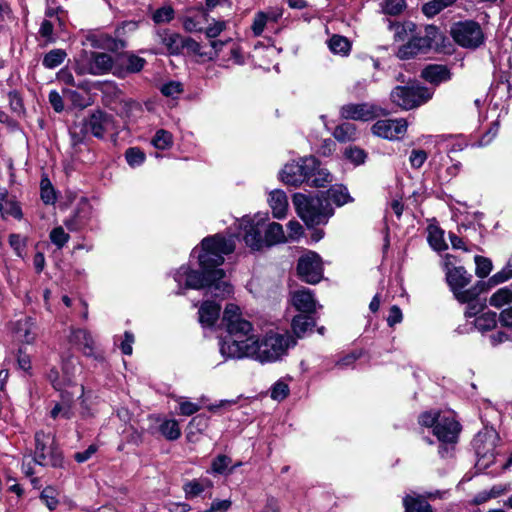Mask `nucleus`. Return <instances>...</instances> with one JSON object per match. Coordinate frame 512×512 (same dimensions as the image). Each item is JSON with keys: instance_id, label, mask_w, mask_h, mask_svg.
I'll list each match as a JSON object with an SVG mask.
<instances>
[{"instance_id": "5", "label": "nucleus", "mask_w": 512, "mask_h": 512, "mask_svg": "<svg viewBox=\"0 0 512 512\" xmlns=\"http://www.w3.org/2000/svg\"><path fill=\"white\" fill-rule=\"evenodd\" d=\"M433 92L416 80L406 85H397L390 92V101L402 110L408 111L426 104L432 99Z\"/></svg>"}, {"instance_id": "19", "label": "nucleus", "mask_w": 512, "mask_h": 512, "mask_svg": "<svg viewBox=\"0 0 512 512\" xmlns=\"http://www.w3.org/2000/svg\"><path fill=\"white\" fill-rule=\"evenodd\" d=\"M421 78L434 86H438L451 80L452 72L447 65L428 64L422 69Z\"/></svg>"}, {"instance_id": "9", "label": "nucleus", "mask_w": 512, "mask_h": 512, "mask_svg": "<svg viewBox=\"0 0 512 512\" xmlns=\"http://www.w3.org/2000/svg\"><path fill=\"white\" fill-rule=\"evenodd\" d=\"M449 33L457 45L466 49H477L485 41L480 24L472 19L452 23Z\"/></svg>"}, {"instance_id": "32", "label": "nucleus", "mask_w": 512, "mask_h": 512, "mask_svg": "<svg viewBox=\"0 0 512 512\" xmlns=\"http://www.w3.org/2000/svg\"><path fill=\"white\" fill-rule=\"evenodd\" d=\"M427 241L435 251L441 252L448 248V245L444 240V231L439 226H428Z\"/></svg>"}, {"instance_id": "42", "label": "nucleus", "mask_w": 512, "mask_h": 512, "mask_svg": "<svg viewBox=\"0 0 512 512\" xmlns=\"http://www.w3.org/2000/svg\"><path fill=\"white\" fill-rule=\"evenodd\" d=\"M159 432L169 441H175L181 436L179 423L175 419H166L159 425Z\"/></svg>"}, {"instance_id": "25", "label": "nucleus", "mask_w": 512, "mask_h": 512, "mask_svg": "<svg viewBox=\"0 0 512 512\" xmlns=\"http://www.w3.org/2000/svg\"><path fill=\"white\" fill-rule=\"evenodd\" d=\"M185 37L176 32L164 30L161 36V43L166 46L169 55H179L183 52Z\"/></svg>"}, {"instance_id": "46", "label": "nucleus", "mask_w": 512, "mask_h": 512, "mask_svg": "<svg viewBox=\"0 0 512 512\" xmlns=\"http://www.w3.org/2000/svg\"><path fill=\"white\" fill-rule=\"evenodd\" d=\"M512 303V289L508 286L498 289L489 298V304L495 308H501Z\"/></svg>"}, {"instance_id": "3", "label": "nucleus", "mask_w": 512, "mask_h": 512, "mask_svg": "<svg viewBox=\"0 0 512 512\" xmlns=\"http://www.w3.org/2000/svg\"><path fill=\"white\" fill-rule=\"evenodd\" d=\"M292 202L298 217L307 228L326 225L335 213L327 197L322 195L297 192L292 195Z\"/></svg>"}, {"instance_id": "6", "label": "nucleus", "mask_w": 512, "mask_h": 512, "mask_svg": "<svg viewBox=\"0 0 512 512\" xmlns=\"http://www.w3.org/2000/svg\"><path fill=\"white\" fill-rule=\"evenodd\" d=\"M431 432L438 441L439 457L442 459L454 457L462 432L461 423L454 416L444 415Z\"/></svg>"}, {"instance_id": "45", "label": "nucleus", "mask_w": 512, "mask_h": 512, "mask_svg": "<svg viewBox=\"0 0 512 512\" xmlns=\"http://www.w3.org/2000/svg\"><path fill=\"white\" fill-rule=\"evenodd\" d=\"M125 160L131 168H137L146 161L145 152L138 146L129 147L124 153Z\"/></svg>"}, {"instance_id": "27", "label": "nucleus", "mask_w": 512, "mask_h": 512, "mask_svg": "<svg viewBox=\"0 0 512 512\" xmlns=\"http://www.w3.org/2000/svg\"><path fill=\"white\" fill-rule=\"evenodd\" d=\"M264 241V247H272L280 243H285L286 237L282 225L278 222L268 224L264 233Z\"/></svg>"}, {"instance_id": "1", "label": "nucleus", "mask_w": 512, "mask_h": 512, "mask_svg": "<svg viewBox=\"0 0 512 512\" xmlns=\"http://www.w3.org/2000/svg\"><path fill=\"white\" fill-rule=\"evenodd\" d=\"M234 250L235 243L221 233L208 235L190 253L191 259L196 258L197 267L182 264L174 274L178 295H184L182 290H198L208 297L198 309V320L204 328L214 327L220 317L221 305L217 300L223 301L234 294V286L222 268L225 256Z\"/></svg>"}, {"instance_id": "18", "label": "nucleus", "mask_w": 512, "mask_h": 512, "mask_svg": "<svg viewBox=\"0 0 512 512\" xmlns=\"http://www.w3.org/2000/svg\"><path fill=\"white\" fill-rule=\"evenodd\" d=\"M70 344L78 346L86 357H92L97 362L103 363L105 357L103 353L94 352V340L89 331L82 328L72 329L68 337Z\"/></svg>"}, {"instance_id": "24", "label": "nucleus", "mask_w": 512, "mask_h": 512, "mask_svg": "<svg viewBox=\"0 0 512 512\" xmlns=\"http://www.w3.org/2000/svg\"><path fill=\"white\" fill-rule=\"evenodd\" d=\"M126 27H129L130 29H136L137 23L136 22H127L124 21L120 26H117L115 29V36L116 38L109 37L107 44V48L109 51L114 52L115 55L119 53L118 51L121 49H124L127 47V42L124 39H121L122 36L126 33Z\"/></svg>"}, {"instance_id": "21", "label": "nucleus", "mask_w": 512, "mask_h": 512, "mask_svg": "<svg viewBox=\"0 0 512 512\" xmlns=\"http://www.w3.org/2000/svg\"><path fill=\"white\" fill-rule=\"evenodd\" d=\"M316 194L327 197V200H331L337 207L354 201V198L350 195L348 188L344 184L332 185L329 189L318 191Z\"/></svg>"}, {"instance_id": "4", "label": "nucleus", "mask_w": 512, "mask_h": 512, "mask_svg": "<svg viewBox=\"0 0 512 512\" xmlns=\"http://www.w3.org/2000/svg\"><path fill=\"white\" fill-rule=\"evenodd\" d=\"M227 336L220 339V352L222 355L232 358L247 356L249 345L246 343L248 334L253 330L251 322L239 318L226 324Z\"/></svg>"}, {"instance_id": "23", "label": "nucleus", "mask_w": 512, "mask_h": 512, "mask_svg": "<svg viewBox=\"0 0 512 512\" xmlns=\"http://www.w3.org/2000/svg\"><path fill=\"white\" fill-rule=\"evenodd\" d=\"M269 204L274 218L283 219L287 215L288 199L284 191L276 189L270 193Z\"/></svg>"}, {"instance_id": "56", "label": "nucleus", "mask_w": 512, "mask_h": 512, "mask_svg": "<svg viewBox=\"0 0 512 512\" xmlns=\"http://www.w3.org/2000/svg\"><path fill=\"white\" fill-rule=\"evenodd\" d=\"M267 21H268L267 13H265L263 11H259L255 14L253 23L251 25V30L255 37H259L262 35V33L266 27Z\"/></svg>"}, {"instance_id": "14", "label": "nucleus", "mask_w": 512, "mask_h": 512, "mask_svg": "<svg viewBox=\"0 0 512 512\" xmlns=\"http://www.w3.org/2000/svg\"><path fill=\"white\" fill-rule=\"evenodd\" d=\"M147 61L132 51H122L116 54L115 71L113 75L119 79H125L131 74L140 73Z\"/></svg>"}, {"instance_id": "50", "label": "nucleus", "mask_w": 512, "mask_h": 512, "mask_svg": "<svg viewBox=\"0 0 512 512\" xmlns=\"http://www.w3.org/2000/svg\"><path fill=\"white\" fill-rule=\"evenodd\" d=\"M175 11L171 5L162 6L155 10L152 20L155 24L169 23L174 19Z\"/></svg>"}, {"instance_id": "63", "label": "nucleus", "mask_w": 512, "mask_h": 512, "mask_svg": "<svg viewBox=\"0 0 512 512\" xmlns=\"http://www.w3.org/2000/svg\"><path fill=\"white\" fill-rule=\"evenodd\" d=\"M443 10H444V8L439 3V0H430L426 3H424L421 7L422 13L427 18H433L434 16L438 15Z\"/></svg>"}, {"instance_id": "44", "label": "nucleus", "mask_w": 512, "mask_h": 512, "mask_svg": "<svg viewBox=\"0 0 512 512\" xmlns=\"http://www.w3.org/2000/svg\"><path fill=\"white\" fill-rule=\"evenodd\" d=\"M151 144L158 150H167L173 146V135L165 129H159L152 137Z\"/></svg>"}, {"instance_id": "16", "label": "nucleus", "mask_w": 512, "mask_h": 512, "mask_svg": "<svg viewBox=\"0 0 512 512\" xmlns=\"http://www.w3.org/2000/svg\"><path fill=\"white\" fill-rule=\"evenodd\" d=\"M238 229L242 231V239L252 252L263 250L265 241L262 229L253 223L250 215H244L238 220Z\"/></svg>"}, {"instance_id": "20", "label": "nucleus", "mask_w": 512, "mask_h": 512, "mask_svg": "<svg viewBox=\"0 0 512 512\" xmlns=\"http://www.w3.org/2000/svg\"><path fill=\"white\" fill-rule=\"evenodd\" d=\"M35 452L34 462L40 466H46L47 454L52 446V441H56L55 437L43 430L37 431L34 435Z\"/></svg>"}, {"instance_id": "38", "label": "nucleus", "mask_w": 512, "mask_h": 512, "mask_svg": "<svg viewBox=\"0 0 512 512\" xmlns=\"http://www.w3.org/2000/svg\"><path fill=\"white\" fill-rule=\"evenodd\" d=\"M329 49L334 54H341L347 56L351 51V42L347 37L334 34L328 42Z\"/></svg>"}, {"instance_id": "22", "label": "nucleus", "mask_w": 512, "mask_h": 512, "mask_svg": "<svg viewBox=\"0 0 512 512\" xmlns=\"http://www.w3.org/2000/svg\"><path fill=\"white\" fill-rule=\"evenodd\" d=\"M293 306L302 314H315L316 301L310 290H299L292 297Z\"/></svg>"}, {"instance_id": "60", "label": "nucleus", "mask_w": 512, "mask_h": 512, "mask_svg": "<svg viewBox=\"0 0 512 512\" xmlns=\"http://www.w3.org/2000/svg\"><path fill=\"white\" fill-rule=\"evenodd\" d=\"M183 491L185 493V498L188 500L198 497L203 492L202 486L197 479L187 481L183 485Z\"/></svg>"}, {"instance_id": "29", "label": "nucleus", "mask_w": 512, "mask_h": 512, "mask_svg": "<svg viewBox=\"0 0 512 512\" xmlns=\"http://www.w3.org/2000/svg\"><path fill=\"white\" fill-rule=\"evenodd\" d=\"M232 463V458L225 455L219 454L215 458H213L210 466V470L213 474L229 476L233 474L235 471V466H230Z\"/></svg>"}, {"instance_id": "36", "label": "nucleus", "mask_w": 512, "mask_h": 512, "mask_svg": "<svg viewBox=\"0 0 512 512\" xmlns=\"http://www.w3.org/2000/svg\"><path fill=\"white\" fill-rule=\"evenodd\" d=\"M492 288L493 287H492L489 279L487 281L479 280L474 285H472L470 288L465 289V292L462 295L463 298H462L461 303L470 302L472 300H477V299H479V296L481 294L488 292Z\"/></svg>"}, {"instance_id": "52", "label": "nucleus", "mask_w": 512, "mask_h": 512, "mask_svg": "<svg viewBox=\"0 0 512 512\" xmlns=\"http://www.w3.org/2000/svg\"><path fill=\"white\" fill-rule=\"evenodd\" d=\"M406 0H384L383 13L390 16H398L406 8Z\"/></svg>"}, {"instance_id": "51", "label": "nucleus", "mask_w": 512, "mask_h": 512, "mask_svg": "<svg viewBox=\"0 0 512 512\" xmlns=\"http://www.w3.org/2000/svg\"><path fill=\"white\" fill-rule=\"evenodd\" d=\"M40 499L50 511H54L59 505L56 490L52 486H47L41 491Z\"/></svg>"}, {"instance_id": "11", "label": "nucleus", "mask_w": 512, "mask_h": 512, "mask_svg": "<svg viewBox=\"0 0 512 512\" xmlns=\"http://www.w3.org/2000/svg\"><path fill=\"white\" fill-rule=\"evenodd\" d=\"M298 278L307 284H318L323 278V262L321 256L309 250L299 257L296 265Z\"/></svg>"}, {"instance_id": "26", "label": "nucleus", "mask_w": 512, "mask_h": 512, "mask_svg": "<svg viewBox=\"0 0 512 512\" xmlns=\"http://www.w3.org/2000/svg\"><path fill=\"white\" fill-rule=\"evenodd\" d=\"M404 512H434L433 507L422 495H406L403 498Z\"/></svg>"}, {"instance_id": "62", "label": "nucleus", "mask_w": 512, "mask_h": 512, "mask_svg": "<svg viewBox=\"0 0 512 512\" xmlns=\"http://www.w3.org/2000/svg\"><path fill=\"white\" fill-rule=\"evenodd\" d=\"M428 158V153L423 149H413L411 151L409 161L411 167L414 169H419L423 166L425 161Z\"/></svg>"}, {"instance_id": "15", "label": "nucleus", "mask_w": 512, "mask_h": 512, "mask_svg": "<svg viewBox=\"0 0 512 512\" xmlns=\"http://www.w3.org/2000/svg\"><path fill=\"white\" fill-rule=\"evenodd\" d=\"M287 347V340L283 335L267 336L257 345V357L262 363L273 362L286 352Z\"/></svg>"}, {"instance_id": "13", "label": "nucleus", "mask_w": 512, "mask_h": 512, "mask_svg": "<svg viewBox=\"0 0 512 512\" xmlns=\"http://www.w3.org/2000/svg\"><path fill=\"white\" fill-rule=\"evenodd\" d=\"M472 274L469 273L464 266L455 265V263H448L447 270H445V281L452 292L454 298L461 303L462 295L465 288L472 281Z\"/></svg>"}, {"instance_id": "58", "label": "nucleus", "mask_w": 512, "mask_h": 512, "mask_svg": "<svg viewBox=\"0 0 512 512\" xmlns=\"http://www.w3.org/2000/svg\"><path fill=\"white\" fill-rule=\"evenodd\" d=\"M463 304H467L466 310L464 312L466 318H476L478 314H482L483 311L487 308L486 300L480 302V300L477 299L470 302H464Z\"/></svg>"}, {"instance_id": "59", "label": "nucleus", "mask_w": 512, "mask_h": 512, "mask_svg": "<svg viewBox=\"0 0 512 512\" xmlns=\"http://www.w3.org/2000/svg\"><path fill=\"white\" fill-rule=\"evenodd\" d=\"M62 93L64 97H66L74 107L84 109L88 105L85 97L76 90L64 88L62 90Z\"/></svg>"}, {"instance_id": "43", "label": "nucleus", "mask_w": 512, "mask_h": 512, "mask_svg": "<svg viewBox=\"0 0 512 512\" xmlns=\"http://www.w3.org/2000/svg\"><path fill=\"white\" fill-rule=\"evenodd\" d=\"M40 197L47 205L54 204L57 199L56 191L46 174L42 175L40 180Z\"/></svg>"}, {"instance_id": "39", "label": "nucleus", "mask_w": 512, "mask_h": 512, "mask_svg": "<svg viewBox=\"0 0 512 512\" xmlns=\"http://www.w3.org/2000/svg\"><path fill=\"white\" fill-rule=\"evenodd\" d=\"M498 321L496 312L489 310L475 318V326L478 330L487 332L496 328Z\"/></svg>"}, {"instance_id": "12", "label": "nucleus", "mask_w": 512, "mask_h": 512, "mask_svg": "<svg viewBox=\"0 0 512 512\" xmlns=\"http://www.w3.org/2000/svg\"><path fill=\"white\" fill-rule=\"evenodd\" d=\"M387 114L386 109L368 102L349 103L343 105L340 109V116L343 119L363 122L371 121Z\"/></svg>"}, {"instance_id": "31", "label": "nucleus", "mask_w": 512, "mask_h": 512, "mask_svg": "<svg viewBox=\"0 0 512 512\" xmlns=\"http://www.w3.org/2000/svg\"><path fill=\"white\" fill-rule=\"evenodd\" d=\"M46 466L49 465L55 469H66L68 463L65 461L63 450L57 441H52V446L47 454Z\"/></svg>"}, {"instance_id": "8", "label": "nucleus", "mask_w": 512, "mask_h": 512, "mask_svg": "<svg viewBox=\"0 0 512 512\" xmlns=\"http://www.w3.org/2000/svg\"><path fill=\"white\" fill-rule=\"evenodd\" d=\"M84 129L98 140H104L105 135L111 134V141L116 142L118 131L116 127V119L114 115L106 112L101 108L89 110L87 116L82 119Z\"/></svg>"}, {"instance_id": "34", "label": "nucleus", "mask_w": 512, "mask_h": 512, "mask_svg": "<svg viewBox=\"0 0 512 512\" xmlns=\"http://www.w3.org/2000/svg\"><path fill=\"white\" fill-rule=\"evenodd\" d=\"M332 181V174L326 168H321V162L319 161L317 168L308 179V185L315 188H322Z\"/></svg>"}, {"instance_id": "17", "label": "nucleus", "mask_w": 512, "mask_h": 512, "mask_svg": "<svg viewBox=\"0 0 512 512\" xmlns=\"http://www.w3.org/2000/svg\"><path fill=\"white\" fill-rule=\"evenodd\" d=\"M92 206L86 198H83L63 223L71 232H79L85 229L91 220Z\"/></svg>"}, {"instance_id": "49", "label": "nucleus", "mask_w": 512, "mask_h": 512, "mask_svg": "<svg viewBox=\"0 0 512 512\" xmlns=\"http://www.w3.org/2000/svg\"><path fill=\"white\" fill-rule=\"evenodd\" d=\"M474 261H475V265H476V268H475L476 276L481 279L486 278L491 273V271L493 269V264H492L491 259L481 256V255H476L474 257Z\"/></svg>"}, {"instance_id": "55", "label": "nucleus", "mask_w": 512, "mask_h": 512, "mask_svg": "<svg viewBox=\"0 0 512 512\" xmlns=\"http://www.w3.org/2000/svg\"><path fill=\"white\" fill-rule=\"evenodd\" d=\"M183 91H184V89H183L182 83H180L179 81H174V80L164 83L160 88V92L162 93V95H164L165 97H171V98L177 97Z\"/></svg>"}, {"instance_id": "2", "label": "nucleus", "mask_w": 512, "mask_h": 512, "mask_svg": "<svg viewBox=\"0 0 512 512\" xmlns=\"http://www.w3.org/2000/svg\"><path fill=\"white\" fill-rule=\"evenodd\" d=\"M455 47L450 38L440 27L434 24L424 26V34L413 35L400 45L396 56L400 60H410L428 54L452 55Z\"/></svg>"}, {"instance_id": "33", "label": "nucleus", "mask_w": 512, "mask_h": 512, "mask_svg": "<svg viewBox=\"0 0 512 512\" xmlns=\"http://www.w3.org/2000/svg\"><path fill=\"white\" fill-rule=\"evenodd\" d=\"M443 416L444 414L440 409H430L421 412L417 417V422L421 427L434 431V427L438 425Z\"/></svg>"}, {"instance_id": "7", "label": "nucleus", "mask_w": 512, "mask_h": 512, "mask_svg": "<svg viewBox=\"0 0 512 512\" xmlns=\"http://www.w3.org/2000/svg\"><path fill=\"white\" fill-rule=\"evenodd\" d=\"M116 55L105 52L82 50L75 59L73 69L77 75H105L115 71Z\"/></svg>"}, {"instance_id": "47", "label": "nucleus", "mask_w": 512, "mask_h": 512, "mask_svg": "<svg viewBox=\"0 0 512 512\" xmlns=\"http://www.w3.org/2000/svg\"><path fill=\"white\" fill-rule=\"evenodd\" d=\"M392 119L378 120L372 127V133L383 139L392 140Z\"/></svg>"}, {"instance_id": "41", "label": "nucleus", "mask_w": 512, "mask_h": 512, "mask_svg": "<svg viewBox=\"0 0 512 512\" xmlns=\"http://www.w3.org/2000/svg\"><path fill=\"white\" fill-rule=\"evenodd\" d=\"M66 57L67 53L64 49L55 48L44 55L42 59V65L46 69H54L60 66Z\"/></svg>"}, {"instance_id": "35", "label": "nucleus", "mask_w": 512, "mask_h": 512, "mask_svg": "<svg viewBox=\"0 0 512 512\" xmlns=\"http://www.w3.org/2000/svg\"><path fill=\"white\" fill-rule=\"evenodd\" d=\"M333 137L340 143L354 141L356 139V126L350 122H343L335 127Z\"/></svg>"}, {"instance_id": "10", "label": "nucleus", "mask_w": 512, "mask_h": 512, "mask_svg": "<svg viewBox=\"0 0 512 512\" xmlns=\"http://www.w3.org/2000/svg\"><path fill=\"white\" fill-rule=\"evenodd\" d=\"M319 159L315 156L302 157L299 161L285 164L279 172L280 180L289 186L299 187L302 183L308 185V179L317 168Z\"/></svg>"}, {"instance_id": "61", "label": "nucleus", "mask_w": 512, "mask_h": 512, "mask_svg": "<svg viewBox=\"0 0 512 512\" xmlns=\"http://www.w3.org/2000/svg\"><path fill=\"white\" fill-rule=\"evenodd\" d=\"M9 106L13 112L21 113L25 111L23 98L17 90H12L8 93Z\"/></svg>"}, {"instance_id": "40", "label": "nucleus", "mask_w": 512, "mask_h": 512, "mask_svg": "<svg viewBox=\"0 0 512 512\" xmlns=\"http://www.w3.org/2000/svg\"><path fill=\"white\" fill-rule=\"evenodd\" d=\"M67 392H61V398L63 403H55L54 407L50 410L49 416L56 420L58 417H62L63 419L69 420L73 416L72 407L70 403V399L65 401V395Z\"/></svg>"}, {"instance_id": "64", "label": "nucleus", "mask_w": 512, "mask_h": 512, "mask_svg": "<svg viewBox=\"0 0 512 512\" xmlns=\"http://www.w3.org/2000/svg\"><path fill=\"white\" fill-rule=\"evenodd\" d=\"M512 279V270L506 266L499 272L495 273L489 278V281L492 285V287H495L501 283H504L508 280Z\"/></svg>"}, {"instance_id": "57", "label": "nucleus", "mask_w": 512, "mask_h": 512, "mask_svg": "<svg viewBox=\"0 0 512 512\" xmlns=\"http://www.w3.org/2000/svg\"><path fill=\"white\" fill-rule=\"evenodd\" d=\"M290 389L287 383L282 380L275 382L271 388V398L276 401H282L288 397Z\"/></svg>"}, {"instance_id": "48", "label": "nucleus", "mask_w": 512, "mask_h": 512, "mask_svg": "<svg viewBox=\"0 0 512 512\" xmlns=\"http://www.w3.org/2000/svg\"><path fill=\"white\" fill-rule=\"evenodd\" d=\"M32 325V318L25 317L24 319L18 320L15 323V332L23 338L25 343H32L34 335L31 333L30 327Z\"/></svg>"}, {"instance_id": "54", "label": "nucleus", "mask_w": 512, "mask_h": 512, "mask_svg": "<svg viewBox=\"0 0 512 512\" xmlns=\"http://www.w3.org/2000/svg\"><path fill=\"white\" fill-rule=\"evenodd\" d=\"M49 237L51 242L58 249H62L70 239L69 234L64 231L62 226H57L53 228L50 232Z\"/></svg>"}, {"instance_id": "30", "label": "nucleus", "mask_w": 512, "mask_h": 512, "mask_svg": "<svg viewBox=\"0 0 512 512\" xmlns=\"http://www.w3.org/2000/svg\"><path fill=\"white\" fill-rule=\"evenodd\" d=\"M210 416L205 413H199L192 417L187 426V439L190 440L192 435L202 434L209 427Z\"/></svg>"}, {"instance_id": "28", "label": "nucleus", "mask_w": 512, "mask_h": 512, "mask_svg": "<svg viewBox=\"0 0 512 512\" xmlns=\"http://www.w3.org/2000/svg\"><path fill=\"white\" fill-rule=\"evenodd\" d=\"M316 325L313 314H298L292 319L291 326L297 337H302L307 331L312 330Z\"/></svg>"}, {"instance_id": "37", "label": "nucleus", "mask_w": 512, "mask_h": 512, "mask_svg": "<svg viewBox=\"0 0 512 512\" xmlns=\"http://www.w3.org/2000/svg\"><path fill=\"white\" fill-rule=\"evenodd\" d=\"M343 157L354 166H360L366 162L368 153L359 146L349 145L344 149Z\"/></svg>"}, {"instance_id": "53", "label": "nucleus", "mask_w": 512, "mask_h": 512, "mask_svg": "<svg viewBox=\"0 0 512 512\" xmlns=\"http://www.w3.org/2000/svg\"><path fill=\"white\" fill-rule=\"evenodd\" d=\"M241 317H242V314H241L239 306L234 303H228L225 306V309L223 311L221 325L223 327H225L226 324H230L234 320L236 321V319H239Z\"/></svg>"}]
</instances>
